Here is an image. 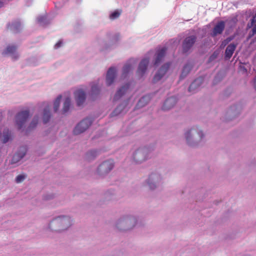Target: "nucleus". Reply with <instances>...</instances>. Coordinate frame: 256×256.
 Returning <instances> with one entry per match:
<instances>
[{"instance_id":"nucleus-1","label":"nucleus","mask_w":256,"mask_h":256,"mask_svg":"<svg viewBox=\"0 0 256 256\" xmlns=\"http://www.w3.org/2000/svg\"><path fill=\"white\" fill-rule=\"evenodd\" d=\"M72 220L68 216H60L54 218L50 224V228L56 232L67 230L72 224Z\"/></svg>"},{"instance_id":"nucleus-2","label":"nucleus","mask_w":256,"mask_h":256,"mask_svg":"<svg viewBox=\"0 0 256 256\" xmlns=\"http://www.w3.org/2000/svg\"><path fill=\"white\" fill-rule=\"evenodd\" d=\"M30 116L29 111L23 110L17 114L16 116V124L19 130H22Z\"/></svg>"},{"instance_id":"nucleus-3","label":"nucleus","mask_w":256,"mask_h":256,"mask_svg":"<svg viewBox=\"0 0 256 256\" xmlns=\"http://www.w3.org/2000/svg\"><path fill=\"white\" fill-rule=\"evenodd\" d=\"M114 166V162L112 160L104 162L98 166V172L100 175H104L108 173Z\"/></svg>"},{"instance_id":"nucleus-4","label":"nucleus","mask_w":256,"mask_h":256,"mask_svg":"<svg viewBox=\"0 0 256 256\" xmlns=\"http://www.w3.org/2000/svg\"><path fill=\"white\" fill-rule=\"evenodd\" d=\"M136 224L134 218L120 220L117 224V227L121 230H126L132 228Z\"/></svg>"},{"instance_id":"nucleus-5","label":"nucleus","mask_w":256,"mask_h":256,"mask_svg":"<svg viewBox=\"0 0 256 256\" xmlns=\"http://www.w3.org/2000/svg\"><path fill=\"white\" fill-rule=\"evenodd\" d=\"M148 151L146 148H140L137 150L133 156L134 160L136 162L140 163L146 160Z\"/></svg>"},{"instance_id":"nucleus-6","label":"nucleus","mask_w":256,"mask_h":256,"mask_svg":"<svg viewBox=\"0 0 256 256\" xmlns=\"http://www.w3.org/2000/svg\"><path fill=\"white\" fill-rule=\"evenodd\" d=\"M12 138V134L8 128L4 127H0V141L5 144L8 142Z\"/></svg>"},{"instance_id":"nucleus-7","label":"nucleus","mask_w":256,"mask_h":256,"mask_svg":"<svg viewBox=\"0 0 256 256\" xmlns=\"http://www.w3.org/2000/svg\"><path fill=\"white\" fill-rule=\"evenodd\" d=\"M170 64L168 62L164 64L157 73L154 75L153 78V82H156L160 80L163 76L166 74L170 66Z\"/></svg>"},{"instance_id":"nucleus-8","label":"nucleus","mask_w":256,"mask_h":256,"mask_svg":"<svg viewBox=\"0 0 256 256\" xmlns=\"http://www.w3.org/2000/svg\"><path fill=\"white\" fill-rule=\"evenodd\" d=\"M196 40V37L194 36L187 37L182 44V49L184 52H187L193 46Z\"/></svg>"},{"instance_id":"nucleus-9","label":"nucleus","mask_w":256,"mask_h":256,"mask_svg":"<svg viewBox=\"0 0 256 256\" xmlns=\"http://www.w3.org/2000/svg\"><path fill=\"white\" fill-rule=\"evenodd\" d=\"M50 106L46 102H44L42 105V122L44 124L47 123L50 116Z\"/></svg>"},{"instance_id":"nucleus-10","label":"nucleus","mask_w":256,"mask_h":256,"mask_svg":"<svg viewBox=\"0 0 256 256\" xmlns=\"http://www.w3.org/2000/svg\"><path fill=\"white\" fill-rule=\"evenodd\" d=\"M149 63V60L148 58H144L142 60L139 64L138 68L137 70V75L141 77L145 73L148 64Z\"/></svg>"},{"instance_id":"nucleus-11","label":"nucleus","mask_w":256,"mask_h":256,"mask_svg":"<svg viewBox=\"0 0 256 256\" xmlns=\"http://www.w3.org/2000/svg\"><path fill=\"white\" fill-rule=\"evenodd\" d=\"M116 76V69L114 68L111 67L108 70L106 77V82L107 86H110L112 84Z\"/></svg>"},{"instance_id":"nucleus-12","label":"nucleus","mask_w":256,"mask_h":256,"mask_svg":"<svg viewBox=\"0 0 256 256\" xmlns=\"http://www.w3.org/2000/svg\"><path fill=\"white\" fill-rule=\"evenodd\" d=\"M166 50L167 48L166 47H164L157 50L154 62V66H158L162 62L165 56Z\"/></svg>"},{"instance_id":"nucleus-13","label":"nucleus","mask_w":256,"mask_h":256,"mask_svg":"<svg viewBox=\"0 0 256 256\" xmlns=\"http://www.w3.org/2000/svg\"><path fill=\"white\" fill-rule=\"evenodd\" d=\"M177 100L176 97L172 96L167 98L163 106L162 110H167L172 108L176 103Z\"/></svg>"},{"instance_id":"nucleus-14","label":"nucleus","mask_w":256,"mask_h":256,"mask_svg":"<svg viewBox=\"0 0 256 256\" xmlns=\"http://www.w3.org/2000/svg\"><path fill=\"white\" fill-rule=\"evenodd\" d=\"M26 152V147H21L18 152L14 154L12 160V163H16L18 162L20 159H22L25 155Z\"/></svg>"},{"instance_id":"nucleus-15","label":"nucleus","mask_w":256,"mask_h":256,"mask_svg":"<svg viewBox=\"0 0 256 256\" xmlns=\"http://www.w3.org/2000/svg\"><path fill=\"white\" fill-rule=\"evenodd\" d=\"M129 86V84H126L119 89L114 95V100H119L127 92Z\"/></svg>"},{"instance_id":"nucleus-16","label":"nucleus","mask_w":256,"mask_h":256,"mask_svg":"<svg viewBox=\"0 0 256 256\" xmlns=\"http://www.w3.org/2000/svg\"><path fill=\"white\" fill-rule=\"evenodd\" d=\"M224 22L223 21L218 22L213 29V36H216L222 32L224 28Z\"/></svg>"},{"instance_id":"nucleus-17","label":"nucleus","mask_w":256,"mask_h":256,"mask_svg":"<svg viewBox=\"0 0 256 256\" xmlns=\"http://www.w3.org/2000/svg\"><path fill=\"white\" fill-rule=\"evenodd\" d=\"M237 44H230L226 47L225 51V57L226 59H230L232 56Z\"/></svg>"},{"instance_id":"nucleus-18","label":"nucleus","mask_w":256,"mask_h":256,"mask_svg":"<svg viewBox=\"0 0 256 256\" xmlns=\"http://www.w3.org/2000/svg\"><path fill=\"white\" fill-rule=\"evenodd\" d=\"M191 133H192L193 134H197L200 138L203 136L202 132L200 130H196V128H192L189 131L187 132L185 134L186 140L188 144L190 143V134Z\"/></svg>"},{"instance_id":"nucleus-19","label":"nucleus","mask_w":256,"mask_h":256,"mask_svg":"<svg viewBox=\"0 0 256 256\" xmlns=\"http://www.w3.org/2000/svg\"><path fill=\"white\" fill-rule=\"evenodd\" d=\"M90 118H86L81 121V133L87 130L92 124Z\"/></svg>"},{"instance_id":"nucleus-20","label":"nucleus","mask_w":256,"mask_h":256,"mask_svg":"<svg viewBox=\"0 0 256 256\" xmlns=\"http://www.w3.org/2000/svg\"><path fill=\"white\" fill-rule=\"evenodd\" d=\"M40 120V118L38 116L36 115L34 116L32 120L30 123V124L28 128H27L26 131V132L31 130H32L38 124Z\"/></svg>"},{"instance_id":"nucleus-21","label":"nucleus","mask_w":256,"mask_h":256,"mask_svg":"<svg viewBox=\"0 0 256 256\" xmlns=\"http://www.w3.org/2000/svg\"><path fill=\"white\" fill-rule=\"evenodd\" d=\"M16 51V48L14 46H8L6 50L3 52L4 54H10L12 58H16L14 52Z\"/></svg>"},{"instance_id":"nucleus-22","label":"nucleus","mask_w":256,"mask_h":256,"mask_svg":"<svg viewBox=\"0 0 256 256\" xmlns=\"http://www.w3.org/2000/svg\"><path fill=\"white\" fill-rule=\"evenodd\" d=\"M150 100V96H145L139 100L137 106L139 107H142L146 104Z\"/></svg>"},{"instance_id":"nucleus-23","label":"nucleus","mask_w":256,"mask_h":256,"mask_svg":"<svg viewBox=\"0 0 256 256\" xmlns=\"http://www.w3.org/2000/svg\"><path fill=\"white\" fill-rule=\"evenodd\" d=\"M70 98H66L62 108V112L64 113L67 112L70 108Z\"/></svg>"},{"instance_id":"nucleus-24","label":"nucleus","mask_w":256,"mask_h":256,"mask_svg":"<svg viewBox=\"0 0 256 256\" xmlns=\"http://www.w3.org/2000/svg\"><path fill=\"white\" fill-rule=\"evenodd\" d=\"M191 68H192V66L190 64H186L183 68L180 78H183L184 77H185L190 72V71L191 70Z\"/></svg>"},{"instance_id":"nucleus-25","label":"nucleus","mask_w":256,"mask_h":256,"mask_svg":"<svg viewBox=\"0 0 256 256\" xmlns=\"http://www.w3.org/2000/svg\"><path fill=\"white\" fill-rule=\"evenodd\" d=\"M62 98V95H58L54 100V109L55 112H56L59 108Z\"/></svg>"},{"instance_id":"nucleus-26","label":"nucleus","mask_w":256,"mask_h":256,"mask_svg":"<svg viewBox=\"0 0 256 256\" xmlns=\"http://www.w3.org/2000/svg\"><path fill=\"white\" fill-rule=\"evenodd\" d=\"M73 93L74 98L76 100L78 105L80 104V88H75L73 90Z\"/></svg>"},{"instance_id":"nucleus-27","label":"nucleus","mask_w":256,"mask_h":256,"mask_svg":"<svg viewBox=\"0 0 256 256\" xmlns=\"http://www.w3.org/2000/svg\"><path fill=\"white\" fill-rule=\"evenodd\" d=\"M122 12V10H114L110 15V18L111 20H114L116 18H118L121 14Z\"/></svg>"},{"instance_id":"nucleus-28","label":"nucleus","mask_w":256,"mask_h":256,"mask_svg":"<svg viewBox=\"0 0 256 256\" xmlns=\"http://www.w3.org/2000/svg\"><path fill=\"white\" fill-rule=\"evenodd\" d=\"M98 155V152L94 150L88 152L86 154V158L88 160H91L94 158Z\"/></svg>"},{"instance_id":"nucleus-29","label":"nucleus","mask_w":256,"mask_h":256,"mask_svg":"<svg viewBox=\"0 0 256 256\" xmlns=\"http://www.w3.org/2000/svg\"><path fill=\"white\" fill-rule=\"evenodd\" d=\"M132 69V65L130 64H126L124 68L122 70V74L123 75H126Z\"/></svg>"},{"instance_id":"nucleus-30","label":"nucleus","mask_w":256,"mask_h":256,"mask_svg":"<svg viewBox=\"0 0 256 256\" xmlns=\"http://www.w3.org/2000/svg\"><path fill=\"white\" fill-rule=\"evenodd\" d=\"M121 110H122V106H119L111 114V116H117L118 114H120V112Z\"/></svg>"},{"instance_id":"nucleus-31","label":"nucleus","mask_w":256,"mask_h":256,"mask_svg":"<svg viewBox=\"0 0 256 256\" xmlns=\"http://www.w3.org/2000/svg\"><path fill=\"white\" fill-rule=\"evenodd\" d=\"M154 176L151 175L148 180V184L149 185V187L150 189L153 190L156 188V185L152 183L150 181L153 179Z\"/></svg>"},{"instance_id":"nucleus-32","label":"nucleus","mask_w":256,"mask_h":256,"mask_svg":"<svg viewBox=\"0 0 256 256\" xmlns=\"http://www.w3.org/2000/svg\"><path fill=\"white\" fill-rule=\"evenodd\" d=\"M219 52H214L212 55H211L209 58L208 62H211L217 58Z\"/></svg>"},{"instance_id":"nucleus-33","label":"nucleus","mask_w":256,"mask_h":256,"mask_svg":"<svg viewBox=\"0 0 256 256\" xmlns=\"http://www.w3.org/2000/svg\"><path fill=\"white\" fill-rule=\"evenodd\" d=\"M25 176L23 174H20L17 176L16 178V182L18 183L21 182L25 179Z\"/></svg>"},{"instance_id":"nucleus-34","label":"nucleus","mask_w":256,"mask_h":256,"mask_svg":"<svg viewBox=\"0 0 256 256\" xmlns=\"http://www.w3.org/2000/svg\"><path fill=\"white\" fill-rule=\"evenodd\" d=\"M198 81V80H195L189 86L188 88V91L189 92H192L194 88L196 87L197 82Z\"/></svg>"},{"instance_id":"nucleus-35","label":"nucleus","mask_w":256,"mask_h":256,"mask_svg":"<svg viewBox=\"0 0 256 256\" xmlns=\"http://www.w3.org/2000/svg\"><path fill=\"white\" fill-rule=\"evenodd\" d=\"M73 132L75 135H78L80 134V126L78 124H77V125L74 128Z\"/></svg>"},{"instance_id":"nucleus-36","label":"nucleus","mask_w":256,"mask_h":256,"mask_svg":"<svg viewBox=\"0 0 256 256\" xmlns=\"http://www.w3.org/2000/svg\"><path fill=\"white\" fill-rule=\"evenodd\" d=\"M256 14L251 19L250 23L248 24V27L251 28V27L253 26L256 24Z\"/></svg>"},{"instance_id":"nucleus-37","label":"nucleus","mask_w":256,"mask_h":256,"mask_svg":"<svg viewBox=\"0 0 256 256\" xmlns=\"http://www.w3.org/2000/svg\"><path fill=\"white\" fill-rule=\"evenodd\" d=\"M20 25L19 22H17L16 24H12L10 26V28L15 30H17L18 27H20Z\"/></svg>"},{"instance_id":"nucleus-38","label":"nucleus","mask_w":256,"mask_h":256,"mask_svg":"<svg viewBox=\"0 0 256 256\" xmlns=\"http://www.w3.org/2000/svg\"><path fill=\"white\" fill-rule=\"evenodd\" d=\"M46 20L45 16H41L38 18V22L41 24H42L44 20Z\"/></svg>"},{"instance_id":"nucleus-39","label":"nucleus","mask_w":256,"mask_h":256,"mask_svg":"<svg viewBox=\"0 0 256 256\" xmlns=\"http://www.w3.org/2000/svg\"><path fill=\"white\" fill-rule=\"evenodd\" d=\"M62 44V42L61 40H59L55 45L54 48L56 49L60 48Z\"/></svg>"},{"instance_id":"nucleus-40","label":"nucleus","mask_w":256,"mask_h":256,"mask_svg":"<svg viewBox=\"0 0 256 256\" xmlns=\"http://www.w3.org/2000/svg\"><path fill=\"white\" fill-rule=\"evenodd\" d=\"M80 97H81V104H82L84 100L86 98V94H85L84 92L82 91V90H81Z\"/></svg>"},{"instance_id":"nucleus-41","label":"nucleus","mask_w":256,"mask_h":256,"mask_svg":"<svg viewBox=\"0 0 256 256\" xmlns=\"http://www.w3.org/2000/svg\"><path fill=\"white\" fill-rule=\"evenodd\" d=\"M252 35L256 34V24L253 26V28H252Z\"/></svg>"},{"instance_id":"nucleus-42","label":"nucleus","mask_w":256,"mask_h":256,"mask_svg":"<svg viewBox=\"0 0 256 256\" xmlns=\"http://www.w3.org/2000/svg\"><path fill=\"white\" fill-rule=\"evenodd\" d=\"M230 40V39L227 38L226 40H224V42H222V45L225 46Z\"/></svg>"},{"instance_id":"nucleus-43","label":"nucleus","mask_w":256,"mask_h":256,"mask_svg":"<svg viewBox=\"0 0 256 256\" xmlns=\"http://www.w3.org/2000/svg\"><path fill=\"white\" fill-rule=\"evenodd\" d=\"M96 89V86H92V91L94 92V90Z\"/></svg>"},{"instance_id":"nucleus-44","label":"nucleus","mask_w":256,"mask_h":256,"mask_svg":"<svg viewBox=\"0 0 256 256\" xmlns=\"http://www.w3.org/2000/svg\"><path fill=\"white\" fill-rule=\"evenodd\" d=\"M2 2H0V8L2 7Z\"/></svg>"}]
</instances>
